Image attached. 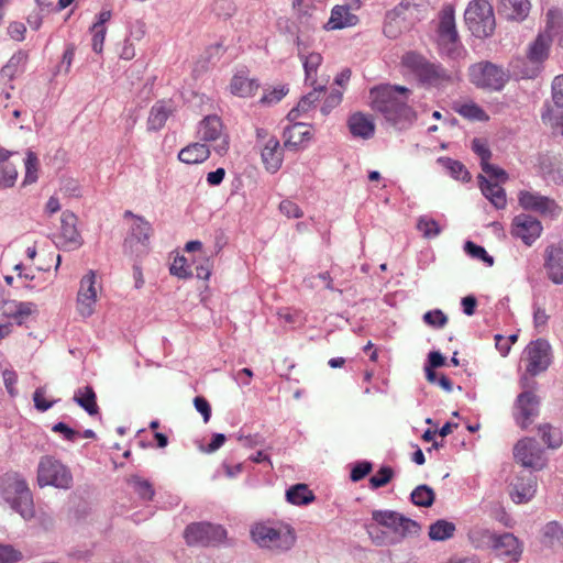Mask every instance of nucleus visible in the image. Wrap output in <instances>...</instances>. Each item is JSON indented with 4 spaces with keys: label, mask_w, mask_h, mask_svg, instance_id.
<instances>
[{
    "label": "nucleus",
    "mask_w": 563,
    "mask_h": 563,
    "mask_svg": "<svg viewBox=\"0 0 563 563\" xmlns=\"http://www.w3.org/2000/svg\"><path fill=\"white\" fill-rule=\"evenodd\" d=\"M493 549L499 556L517 562L522 553L519 540L509 532L496 534Z\"/></svg>",
    "instance_id": "20"
},
{
    "label": "nucleus",
    "mask_w": 563,
    "mask_h": 563,
    "mask_svg": "<svg viewBox=\"0 0 563 563\" xmlns=\"http://www.w3.org/2000/svg\"><path fill=\"white\" fill-rule=\"evenodd\" d=\"M401 66L424 87L444 88L454 82V75L442 64L431 62L416 51L406 52L401 56Z\"/></svg>",
    "instance_id": "2"
},
{
    "label": "nucleus",
    "mask_w": 563,
    "mask_h": 563,
    "mask_svg": "<svg viewBox=\"0 0 563 563\" xmlns=\"http://www.w3.org/2000/svg\"><path fill=\"white\" fill-rule=\"evenodd\" d=\"M213 261L206 254H200L198 257L191 260L184 255H177L170 264V274L179 279L196 277L201 280H207L211 276Z\"/></svg>",
    "instance_id": "10"
},
{
    "label": "nucleus",
    "mask_w": 563,
    "mask_h": 563,
    "mask_svg": "<svg viewBox=\"0 0 563 563\" xmlns=\"http://www.w3.org/2000/svg\"><path fill=\"white\" fill-rule=\"evenodd\" d=\"M342 101V92L336 90V91H332L324 100L322 107H321V112L323 115H327L330 113V111L335 108L336 106L340 104V102Z\"/></svg>",
    "instance_id": "64"
},
{
    "label": "nucleus",
    "mask_w": 563,
    "mask_h": 563,
    "mask_svg": "<svg viewBox=\"0 0 563 563\" xmlns=\"http://www.w3.org/2000/svg\"><path fill=\"white\" fill-rule=\"evenodd\" d=\"M552 99L556 107L563 108V75L556 76L552 82Z\"/></svg>",
    "instance_id": "63"
},
{
    "label": "nucleus",
    "mask_w": 563,
    "mask_h": 563,
    "mask_svg": "<svg viewBox=\"0 0 563 563\" xmlns=\"http://www.w3.org/2000/svg\"><path fill=\"white\" fill-rule=\"evenodd\" d=\"M153 233L152 225L143 217H135V222L131 228V236L137 242L145 245L148 243L150 238Z\"/></svg>",
    "instance_id": "44"
},
{
    "label": "nucleus",
    "mask_w": 563,
    "mask_h": 563,
    "mask_svg": "<svg viewBox=\"0 0 563 563\" xmlns=\"http://www.w3.org/2000/svg\"><path fill=\"white\" fill-rule=\"evenodd\" d=\"M482 170L485 174H487L489 176V178L496 179L500 183H505L508 179V175L503 168L495 166V165L490 164L489 162L485 163V165L482 166Z\"/></svg>",
    "instance_id": "61"
},
{
    "label": "nucleus",
    "mask_w": 563,
    "mask_h": 563,
    "mask_svg": "<svg viewBox=\"0 0 563 563\" xmlns=\"http://www.w3.org/2000/svg\"><path fill=\"white\" fill-rule=\"evenodd\" d=\"M98 290L95 284L81 286L77 295V310L84 318L90 317L95 312Z\"/></svg>",
    "instance_id": "28"
},
{
    "label": "nucleus",
    "mask_w": 563,
    "mask_h": 563,
    "mask_svg": "<svg viewBox=\"0 0 563 563\" xmlns=\"http://www.w3.org/2000/svg\"><path fill=\"white\" fill-rule=\"evenodd\" d=\"M146 34V23L142 20H135L129 25L130 41H141Z\"/></svg>",
    "instance_id": "57"
},
{
    "label": "nucleus",
    "mask_w": 563,
    "mask_h": 563,
    "mask_svg": "<svg viewBox=\"0 0 563 563\" xmlns=\"http://www.w3.org/2000/svg\"><path fill=\"white\" fill-rule=\"evenodd\" d=\"M455 525L444 519L437 520L429 528V537L434 541H444L453 537Z\"/></svg>",
    "instance_id": "42"
},
{
    "label": "nucleus",
    "mask_w": 563,
    "mask_h": 563,
    "mask_svg": "<svg viewBox=\"0 0 563 563\" xmlns=\"http://www.w3.org/2000/svg\"><path fill=\"white\" fill-rule=\"evenodd\" d=\"M545 269L551 282H563V247L551 245L545 250Z\"/></svg>",
    "instance_id": "24"
},
{
    "label": "nucleus",
    "mask_w": 563,
    "mask_h": 563,
    "mask_svg": "<svg viewBox=\"0 0 563 563\" xmlns=\"http://www.w3.org/2000/svg\"><path fill=\"white\" fill-rule=\"evenodd\" d=\"M552 37L548 32L540 33L530 45L528 57L533 63H542L548 58Z\"/></svg>",
    "instance_id": "34"
},
{
    "label": "nucleus",
    "mask_w": 563,
    "mask_h": 563,
    "mask_svg": "<svg viewBox=\"0 0 563 563\" xmlns=\"http://www.w3.org/2000/svg\"><path fill=\"white\" fill-rule=\"evenodd\" d=\"M410 90L398 85H380L369 90L371 108L382 114L387 123L397 128L409 126L415 118V111L408 106Z\"/></svg>",
    "instance_id": "1"
},
{
    "label": "nucleus",
    "mask_w": 563,
    "mask_h": 563,
    "mask_svg": "<svg viewBox=\"0 0 563 563\" xmlns=\"http://www.w3.org/2000/svg\"><path fill=\"white\" fill-rule=\"evenodd\" d=\"M464 251L472 258L481 260L488 266H492L494 264L493 256H490L483 246L477 245L472 241L465 242Z\"/></svg>",
    "instance_id": "47"
},
{
    "label": "nucleus",
    "mask_w": 563,
    "mask_h": 563,
    "mask_svg": "<svg viewBox=\"0 0 563 563\" xmlns=\"http://www.w3.org/2000/svg\"><path fill=\"white\" fill-rule=\"evenodd\" d=\"M514 459L522 467L533 472L541 471L547 466L544 450L534 438H523L514 446Z\"/></svg>",
    "instance_id": "12"
},
{
    "label": "nucleus",
    "mask_w": 563,
    "mask_h": 563,
    "mask_svg": "<svg viewBox=\"0 0 563 563\" xmlns=\"http://www.w3.org/2000/svg\"><path fill=\"white\" fill-rule=\"evenodd\" d=\"M472 150L481 158V167L489 162L492 152L485 141L477 137L474 139L472 141Z\"/></svg>",
    "instance_id": "55"
},
{
    "label": "nucleus",
    "mask_w": 563,
    "mask_h": 563,
    "mask_svg": "<svg viewBox=\"0 0 563 563\" xmlns=\"http://www.w3.org/2000/svg\"><path fill=\"white\" fill-rule=\"evenodd\" d=\"M516 409L515 419L522 429H526L539 412V398L532 391H523L517 397Z\"/></svg>",
    "instance_id": "19"
},
{
    "label": "nucleus",
    "mask_w": 563,
    "mask_h": 563,
    "mask_svg": "<svg viewBox=\"0 0 563 563\" xmlns=\"http://www.w3.org/2000/svg\"><path fill=\"white\" fill-rule=\"evenodd\" d=\"M542 172L547 180L555 185H563V162L552 164L550 168L542 165Z\"/></svg>",
    "instance_id": "53"
},
{
    "label": "nucleus",
    "mask_w": 563,
    "mask_h": 563,
    "mask_svg": "<svg viewBox=\"0 0 563 563\" xmlns=\"http://www.w3.org/2000/svg\"><path fill=\"white\" fill-rule=\"evenodd\" d=\"M395 472L390 466H382L375 475L369 478L371 488L377 489L387 485L394 477Z\"/></svg>",
    "instance_id": "49"
},
{
    "label": "nucleus",
    "mask_w": 563,
    "mask_h": 563,
    "mask_svg": "<svg viewBox=\"0 0 563 563\" xmlns=\"http://www.w3.org/2000/svg\"><path fill=\"white\" fill-rule=\"evenodd\" d=\"M372 518L379 526L386 527L393 531L394 536L390 537L385 532L371 536L377 545H387L400 542L402 539L416 536L420 531V526L417 521L402 516L401 514L393 510H374Z\"/></svg>",
    "instance_id": "3"
},
{
    "label": "nucleus",
    "mask_w": 563,
    "mask_h": 563,
    "mask_svg": "<svg viewBox=\"0 0 563 563\" xmlns=\"http://www.w3.org/2000/svg\"><path fill=\"white\" fill-rule=\"evenodd\" d=\"M530 10L528 0H500V11L511 20H523Z\"/></svg>",
    "instance_id": "35"
},
{
    "label": "nucleus",
    "mask_w": 563,
    "mask_h": 563,
    "mask_svg": "<svg viewBox=\"0 0 563 563\" xmlns=\"http://www.w3.org/2000/svg\"><path fill=\"white\" fill-rule=\"evenodd\" d=\"M518 200L525 210L537 211L545 216L558 217L562 210L554 199L538 192L522 190L518 195Z\"/></svg>",
    "instance_id": "15"
},
{
    "label": "nucleus",
    "mask_w": 563,
    "mask_h": 563,
    "mask_svg": "<svg viewBox=\"0 0 563 563\" xmlns=\"http://www.w3.org/2000/svg\"><path fill=\"white\" fill-rule=\"evenodd\" d=\"M0 501L9 505L25 520L34 517L32 494L25 481L18 474H4L0 477Z\"/></svg>",
    "instance_id": "4"
},
{
    "label": "nucleus",
    "mask_w": 563,
    "mask_h": 563,
    "mask_svg": "<svg viewBox=\"0 0 563 563\" xmlns=\"http://www.w3.org/2000/svg\"><path fill=\"white\" fill-rule=\"evenodd\" d=\"M22 559V552L13 545L0 543V563H16Z\"/></svg>",
    "instance_id": "54"
},
{
    "label": "nucleus",
    "mask_w": 563,
    "mask_h": 563,
    "mask_svg": "<svg viewBox=\"0 0 563 563\" xmlns=\"http://www.w3.org/2000/svg\"><path fill=\"white\" fill-rule=\"evenodd\" d=\"M347 125L351 134L354 137L368 140L375 133V124L373 119L362 112H356L350 115Z\"/></svg>",
    "instance_id": "23"
},
{
    "label": "nucleus",
    "mask_w": 563,
    "mask_h": 563,
    "mask_svg": "<svg viewBox=\"0 0 563 563\" xmlns=\"http://www.w3.org/2000/svg\"><path fill=\"white\" fill-rule=\"evenodd\" d=\"M312 137L307 124L294 121L284 130V146L289 150H298Z\"/></svg>",
    "instance_id": "21"
},
{
    "label": "nucleus",
    "mask_w": 563,
    "mask_h": 563,
    "mask_svg": "<svg viewBox=\"0 0 563 563\" xmlns=\"http://www.w3.org/2000/svg\"><path fill=\"white\" fill-rule=\"evenodd\" d=\"M184 538L188 545L214 547L227 538V531L220 525L194 522L186 527Z\"/></svg>",
    "instance_id": "11"
},
{
    "label": "nucleus",
    "mask_w": 563,
    "mask_h": 563,
    "mask_svg": "<svg viewBox=\"0 0 563 563\" xmlns=\"http://www.w3.org/2000/svg\"><path fill=\"white\" fill-rule=\"evenodd\" d=\"M29 59V54L25 51H18L14 53L9 62L2 67L0 74L3 77L12 80L16 75L24 71L26 63Z\"/></svg>",
    "instance_id": "36"
},
{
    "label": "nucleus",
    "mask_w": 563,
    "mask_h": 563,
    "mask_svg": "<svg viewBox=\"0 0 563 563\" xmlns=\"http://www.w3.org/2000/svg\"><path fill=\"white\" fill-rule=\"evenodd\" d=\"M358 18L350 11L347 5H335L331 11L330 20L327 23L329 30H341L354 26Z\"/></svg>",
    "instance_id": "27"
},
{
    "label": "nucleus",
    "mask_w": 563,
    "mask_h": 563,
    "mask_svg": "<svg viewBox=\"0 0 563 563\" xmlns=\"http://www.w3.org/2000/svg\"><path fill=\"white\" fill-rule=\"evenodd\" d=\"M528 364L527 373L536 376L544 371L551 364V345L545 339H537L528 344L525 350Z\"/></svg>",
    "instance_id": "13"
},
{
    "label": "nucleus",
    "mask_w": 563,
    "mask_h": 563,
    "mask_svg": "<svg viewBox=\"0 0 563 563\" xmlns=\"http://www.w3.org/2000/svg\"><path fill=\"white\" fill-rule=\"evenodd\" d=\"M470 538L476 549H493L496 533L485 528H474L470 533Z\"/></svg>",
    "instance_id": "45"
},
{
    "label": "nucleus",
    "mask_w": 563,
    "mask_h": 563,
    "mask_svg": "<svg viewBox=\"0 0 563 563\" xmlns=\"http://www.w3.org/2000/svg\"><path fill=\"white\" fill-rule=\"evenodd\" d=\"M478 185L482 194L492 202L496 209H504L507 205L506 192L497 183H493L485 176H478Z\"/></svg>",
    "instance_id": "25"
},
{
    "label": "nucleus",
    "mask_w": 563,
    "mask_h": 563,
    "mask_svg": "<svg viewBox=\"0 0 563 563\" xmlns=\"http://www.w3.org/2000/svg\"><path fill=\"white\" fill-rule=\"evenodd\" d=\"M543 543L551 549L563 547V528L556 521L547 523L543 528Z\"/></svg>",
    "instance_id": "38"
},
{
    "label": "nucleus",
    "mask_w": 563,
    "mask_h": 563,
    "mask_svg": "<svg viewBox=\"0 0 563 563\" xmlns=\"http://www.w3.org/2000/svg\"><path fill=\"white\" fill-rule=\"evenodd\" d=\"M37 483L41 487L54 486L68 489L73 484L70 471L60 461L53 456H43L37 467Z\"/></svg>",
    "instance_id": "9"
},
{
    "label": "nucleus",
    "mask_w": 563,
    "mask_h": 563,
    "mask_svg": "<svg viewBox=\"0 0 563 563\" xmlns=\"http://www.w3.org/2000/svg\"><path fill=\"white\" fill-rule=\"evenodd\" d=\"M454 110L465 119L471 121H488V114L475 102H465L454 106Z\"/></svg>",
    "instance_id": "41"
},
{
    "label": "nucleus",
    "mask_w": 563,
    "mask_h": 563,
    "mask_svg": "<svg viewBox=\"0 0 563 563\" xmlns=\"http://www.w3.org/2000/svg\"><path fill=\"white\" fill-rule=\"evenodd\" d=\"M279 141L271 137L262 150V159L267 170L275 173L283 163V153L279 148Z\"/></svg>",
    "instance_id": "29"
},
{
    "label": "nucleus",
    "mask_w": 563,
    "mask_h": 563,
    "mask_svg": "<svg viewBox=\"0 0 563 563\" xmlns=\"http://www.w3.org/2000/svg\"><path fill=\"white\" fill-rule=\"evenodd\" d=\"M372 471V463L369 462H360L357 463L351 471V481L358 482L367 476Z\"/></svg>",
    "instance_id": "62"
},
{
    "label": "nucleus",
    "mask_w": 563,
    "mask_h": 563,
    "mask_svg": "<svg viewBox=\"0 0 563 563\" xmlns=\"http://www.w3.org/2000/svg\"><path fill=\"white\" fill-rule=\"evenodd\" d=\"M251 537L260 548L278 553L290 550L296 542L295 530L284 523H256L251 529Z\"/></svg>",
    "instance_id": "5"
},
{
    "label": "nucleus",
    "mask_w": 563,
    "mask_h": 563,
    "mask_svg": "<svg viewBox=\"0 0 563 563\" xmlns=\"http://www.w3.org/2000/svg\"><path fill=\"white\" fill-rule=\"evenodd\" d=\"M73 400L89 416H96L99 413L97 396L91 386L78 388L74 394Z\"/></svg>",
    "instance_id": "32"
},
{
    "label": "nucleus",
    "mask_w": 563,
    "mask_h": 563,
    "mask_svg": "<svg viewBox=\"0 0 563 563\" xmlns=\"http://www.w3.org/2000/svg\"><path fill=\"white\" fill-rule=\"evenodd\" d=\"M423 320L427 324L435 328H443L448 323V317L439 309L426 312Z\"/></svg>",
    "instance_id": "56"
},
{
    "label": "nucleus",
    "mask_w": 563,
    "mask_h": 563,
    "mask_svg": "<svg viewBox=\"0 0 563 563\" xmlns=\"http://www.w3.org/2000/svg\"><path fill=\"white\" fill-rule=\"evenodd\" d=\"M223 124L221 119L213 114L207 115L200 121L198 128V134L203 142H214L220 140V143L213 146V150L219 155H224L229 150V140L227 135H223Z\"/></svg>",
    "instance_id": "14"
},
{
    "label": "nucleus",
    "mask_w": 563,
    "mask_h": 563,
    "mask_svg": "<svg viewBox=\"0 0 563 563\" xmlns=\"http://www.w3.org/2000/svg\"><path fill=\"white\" fill-rule=\"evenodd\" d=\"M279 210L283 214H285L288 218H301L303 216V212L299 208V206L288 199L283 200L279 203Z\"/></svg>",
    "instance_id": "59"
},
{
    "label": "nucleus",
    "mask_w": 563,
    "mask_h": 563,
    "mask_svg": "<svg viewBox=\"0 0 563 563\" xmlns=\"http://www.w3.org/2000/svg\"><path fill=\"white\" fill-rule=\"evenodd\" d=\"M437 163L441 165L456 180L470 181L471 174L460 161L450 157H439Z\"/></svg>",
    "instance_id": "37"
},
{
    "label": "nucleus",
    "mask_w": 563,
    "mask_h": 563,
    "mask_svg": "<svg viewBox=\"0 0 563 563\" xmlns=\"http://www.w3.org/2000/svg\"><path fill=\"white\" fill-rule=\"evenodd\" d=\"M286 499L294 505H307L314 499V495L306 484H296L286 492Z\"/></svg>",
    "instance_id": "39"
},
{
    "label": "nucleus",
    "mask_w": 563,
    "mask_h": 563,
    "mask_svg": "<svg viewBox=\"0 0 563 563\" xmlns=\"http://www.w3.org/2000/svg\"><path fill=\"white\" fill-rule=\"evenodd\" d=\"M172 108L167 104L166 101L161 100L155 102L152 107L148 118H147V128L150 131H158L161 130L168 117L172 114Z\"/></svg>",
    "instance_id": "33"
},
{
    "label": "nucleus",
    "mask_w": 563,
    "mask_h": 563,
    "mask_svg": "<svg viewBox=\"0 0 563 563\" xmlns=\"http://www.w3.org/2000/svg\"><path fill=\"white\" fill-rule=\"evenodd\" d=\"M417 229L427 239L435 238L441 232L439 223L435 220L427 217L419 218Z\"/></svg>",
    "instance_id": "48"
},
{
    "label": "nucleus",
    "mask_w": 563,
    "mask_h": 563,
    "mask_svg": "<svg viewBox=\"0 0 563 563\" xmlns=\"http://www.w3.org/2000/svg\"><path fill=\"white\" fill-rule=\"evenodd\" d=\"M212 10L219 18L229 19L235 13L236 5L233 0H217Z\"/></svg>",
    "instance_id": "52"
},
{
    "label": "nucleus",
    "mask_w": 563,
    "mask_h": 563,
    "mask_svg": "<svg viewBox=\"0 0 563 563\" xmlns=\"http://www.w3.org/2000/svg\"><path fill=\"white\" fill-rule=\"evenodd\" d=\"M18 173L13 166H3L1 168L0 186L4 188L12 187L15 183Z\"/></svg>",
    "instance_id": "60"
},
{
    "label": "nucleus",
    "mask_w": 563,
    "mask_h": 563,
    "mask_svg": "<svg viewBox=\"0 0 563 563\" xmlns=\"http://www.w3.org/2000/svg\"><path fill=\"white\" fill-rule=\"evenodd\" d=\"M468 30L476 37L484 38L495 30V16L492 4L487 0H473L464 13Z\"/></svg>",
    "instance_id": "6"
},
{
    "label": "nucleus",
    "mask_w": 563,
    "mask_h": 563,
    "mask_svg": "<svg viewBox=\"0 0 563 563\" xmlns=\"http://www.w3.org/2000/svg\"><path fill=\"white\" fill-rule=\"evenodd\" d=\"M90 31L92 33V49H93V52L99 54L103 49V43L106 40L107 29L92 25Z\"/></svg>",
    "instance_id": "58"
},
{
    "label": "nucleus",
    "mask_w": 563,
    "mask_h": 563,
    "mask_svg": "<svg viewBox=\"0 0 563 563\" xmlns=\"http://www.w3.org/2000/svg\"><path fill=\"white\" fill-rule=\"evenodd\" d=\"M402 9H395L387 13L384 23V34L389 38H397L409 27L406 19L401 15Z\"/></svg>",
    "instance_id": "31"
},
{
    "label": "nucleus",
    "mask_w": 563,
    "mask_h": 563,
    "mask_svg": "<svg viewBox=\"0 0 563 563\" xmlns=\"http://www.w3.org/2000/svg\"><path fill=\"white\" fill-rule=\"evenodd\" d=\"M298 55L303 62L306 82L310 86L316 84L317 69L322 62V56L319 53L306 54V45L297 38Z\"/></svg>",
    "instance_id": "26"
},
{
    "label": "nucleus",
    "mask_w": 563,
    "mask_h": 563,
    "mask_svg": "<svg viewBox=\"0 0 563 563\" xmlns=\"http://www.w3.org/2000/svg\"><path fill=\"white\" fill-rule=\"evenodd\" d=\"M541 439L550 449H558L562 444L561 432L553 429L550 424H541L539 427Z\"/></svg>",
    "instance_id": "46"
},
{
    "label": "nucleus",
    "mask_w": 563,
    "mask_h": 563,
    "mask_svg": "<svg viewBox=\"0 0 563 563\" xmlns=\"http://www.w3.org/2000/svg\"><path fill=\"white\" fill-rule=\"evenodd\" d=\"M77 220L76 214L69 210H65L62 213L58 244L64 250L73 251L82 245V238L77 230Z\"/></svg>",
    "instance_id": "17"
},
{
    "label": "nucleus",
    "mask_w": 563,
    "mask_h": 563,
    "mask_svg": "<svg viewBox=\"0 0 563 563\" xmlns=\"http://www.w3.org/2000/svg\"><path fill=\"white\" fill-rule=\"evenodd\" d=\"M537 492V477L533 472L522 471L511 483L510 497L516 504H525L532 499Z\"/></svg>",
    "instance_id": "18"
},
{
    "label": "nucleus",
    "mask_w": 563,
    "mask_h": 563,
    "mask_svg": "<svg viewBox=\"0 0 563 563\" xmlns=\"http://www.w3.org/2000/svg\"><path fill=\"white\" fill-rule=\"evenodd\" d=\"M134 492L145 500H151L154 496V489L148 481L134 476L130 481Z\"/></svg>",
    "instance_id": "51"
},
{
    "label": "nucleus",
    "mask_w": 563,
    "mask_h": 563,
    "mask_svg": "<svg viewBox=\"0 0 563 563\" xmlns=\"http://www.w3.org/2000/svg\"><path fill=\"white\" fill-rule=\"evenodd\" d=\"M210 156V148L200 142H195L184 147L178 158L186 164H199L205 162Z\"/></svg>",
    "instance_id": "30"
},
{
    "label": "nucleus",
    "mask_w": 563,
    "mask_h": 563,
    "mask_svg": "<svg viewBox=\"0 0 563 563\" xmlns=\"http://www.w3.org/2000/svg\"><path fill=\"white\" fill-rule=\"evenodd\" d=\"M541 232V222L530 214L520 213L512 220L511 235L522 240L526 245H531Z\"/></svg>",
    "instance_id": "16"
},
{
    "label": "nucleus",
    "mask_w": 563,
    "mask_h": 563,
    "mask_svg": "<svg viewBox=\"0 0 563 563\" xmlns=\"http://www.w3.org/2000/svg\"><path fill=\"white\" fill-rule=\"evenodd\" d=\"M468 76L471 82L476 87L490 91H500L509 80V75L501 67L490 62L472 65L468 69Z\"/></svg>",
    "instance_id": "8"
},
{
    "label": "nucleus",
    "mask_w": 563,
    "mask_h": 563,
    "mask_svg": "<svg viewBox=\"0 0 563 563\" xmlns=\"http://www.w3.org/2000/svg\"><path fill=\"white\" fill-rule=\"evenodd\" d=\"M312 91L308 92L299 100L297 107L291 109L287 114V120L289 122L297 121L300 115L309 112L311 109L316 108L317 102H319L321 95L324 92L325 86H312Z\"/></svg>",
    "instance_id": "22"
},
{
    "label": "nucleus",
    "mask_w": 563,
    "mask_h": 563,
    "mask_svg": "<svg viewBox=\"0 0 563 563\" xmlns=\"http://www.w3.org/2000/svg\"><path fill=\"white\" fill-rule=\"evenodd\" d=\"M438 45L440 54L451 59H459L465 56V49L460 43L452 10H444L442 12L438 29Z\"/></svg>",
    "instance_id": "7"
},
{
    "label": "nucleus",
    "mask_w": 563,
    "mask_h": 563,
    "mask_svg": "<svg viewBox=\"0 0 563 563\" xmlns=\"http://www.w3.org/2000/svg\"><path fill=\"white\" fill-rule=\"evenodd\" d=\"M410 499L416 506L430 507L434 503L435 494L430 486L422 484L412 490Z\"/></svg>",
    "instance_id": "43"
},
{
    "label": "nucleus",
    "mask_w": 563,
    "mask_h": 563,
    "mask_svg": "<svg viewBox=\"0 0 563 563\" xmlns=\"http://www.w3.org/2000/svg\"><path fill=\"white\" fill-rule=\"evenodd\" d=\"M38 158L32 151H27L25 158V184L35 183L37 179Z\"/></svg>",
    "instance_id": "50"
},
{
    "label": "nucleus",
    "mask_w": 563,
    "mask_h": 563,
    "mask_svg": "<svg viewBox=\"0 0 563 563\" xmlns=\"http://www.w3.org/2000/svg\"><path fill=\"white\" fill-rule=\"evenodd\" d=\"M258 86L256 80L243 76H234L230 85L232 93L239 97H250L254 95Z\"/></svg>",
    "instance_id": "40"
}]
</instances>
